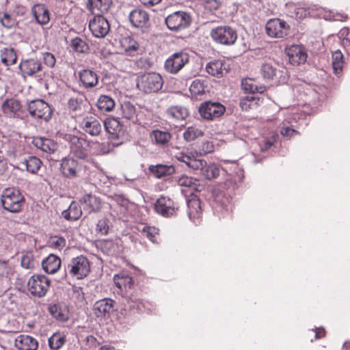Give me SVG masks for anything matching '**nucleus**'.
Segmentation results:
<instances>
[{
  "label": "nucleus",
  "instance_id": "nucleus-16",
  "mask_svg": "<svg viewBox=\"0 0 350 350\" xmlns=\"http://www.w3.org/2000/svg\"><path fill=\"white\" fill-rule=\"evenodd\" d=\"M289 62L292 64H300L307 58L304 49L299 45H292L286 49Z\"/></svg>",
  "mask_w": 350,
  "mask_h": 350
},
{
  "label": "nucleus",
  "instance_id": "nucleus-10",
  "mask_svg": "<svg viewBox=\"0 0 350 350\" xmlns=\"http://www.w3.org/2000/svg\"><path fill=\"white\" fill-rule=\"evenodd\" d=\"M89 29L94 37L102 38L108 34L110 26L106 18L102 14H96L90 20Z\"/></svg>",
  "mask_w": 350,
  "mask_h": 350
},
{
  "label": "nucleus",
  "instance_id": "nucleus-56",
  "mask_svg": "<svg viewBox=\"0 0 350 350\" xmlns=\"http://www.w3.org/2000/svg\"><path fill=\"white\" fill-rule=\"evenodd\" d=\"M111 224L107 217H103L98 220L96 225V231L101 235H106L109 230Z\"/></svg>",
  "mask_w": 350,
  "mask_h": 350
},
{
  "label": "nucleus",
  "instance_id": "nucleus-9",
  "mask_svg": "<svg viewBox=\"0 0 350 350\" xmlns=\"http://www.w3.org/2000/svg\"><path fill=\"white\" fill-rule=\"evenodd\" d=\"M191 23V17L185 12H175L165 18L167 27L174 31H179L187 27Z\"/></svg>",
  "mask_w": 350,
  "mask_h": 350
},
{
  "label": "nucleus",
  "instance_id": "nucleus-35",
  "mask_svg": "<svg viewBox=\"0 0 350 350\" xmlns=\"http://www.w3.org/2000/svg\"><path fill=\"white\" fill-rule=\"evenodd\" d=\"M241 86L245 92L250 93H263L266 90L265 85H257L255 81L248 78L242 80Z\"/></svg>",
  "mask_w": 350,
  "mask_h": 350
},
{
  "label": "nucleus",
  "instance_id": "nucleus-7",
  "mask_svg": "<svg viewBox=\"0 0 350 350\" xmlns=\"http://www.w3.org/2000/svg\"><path fill=\"white\" fill-rule=\"evenodd\" d=\"M211 36L219 44L232 45L237 39V33L235 29L229 26H219L211 30Z\"/></svg>",
  "mask_w": 350,
  "mask_h": 350
},
{
  "label": "nucleus",
  "instance_id": "nucleus-34",
  "mask_svg": "<svg viewBox=\"0 0 350 350\" xmlns=\"http://www.w3.org/2000/svg\"><path fill=\"white\" fill-rule=\"evenodd\" d=\"M168 117L177 120L185 119L188 116V110L182 106H172L166 111Z\"/></svg>",
  "mask_w": 350,
  "mask_h": 350
},
{
  "label": "nucleus",
  "instance_id": "nucleus-49",
  "mask_svg": "<svg viewBox=\"0 0 350 350\" xmlns=\"http://www.w3.org/2000/svg\"><path fill=\"white\" fill-rule=\"evenodd\" d=\"M152 135L155 142L159 145L166 144L171 139V134L167 131L156 130L152 132Z\"/></svg>",
  "mask_w": 350,
  "mask_h": 350
},
{
  "label": "nucleus",
  "instance_id": "nucleus-40",
  "mask_svg": "<svg viewBox=\"0 0 350 350\" xmlns=\"http://www.w3.org/2000/svg\"><path fill=\"white\" fill-rule=\"evenodd\" d=\"M260 72L263 78L266 79H273L280 73L271 62L263 63L261 66Z\"/></svg>",
  "mask_w": 350,
  "mask_h": 350
},
{
  "label": "nucleus",
  "instance_id": "nucleus-2",
  "mask_svg": "<svg viewBox=\"0 0 350 350\" xmlns=\"http://www.w3.org/2000/svg\"><path fill=\"white\" fill-rule=\"evenodd\" d=\"M176 158L193 170H200L201 174L208 180L216 178L219 175V167L215 163L208 164L205 160L196 159L193 156L182 152H178Z\"/></svg>",
  "mask_w": 350,
  "mask_h": 350
},
{
  "label": "nucleus",
  "instance_id": "nucleus-19",
  "mask_svg": "<svg viewBox=\"0 0 350 350\" xmlns=\"http://www.w3.org/2000/svg\"><path fill=\"white\" fill-rule=\"evenodd\" d=\"M131 23L136 27H147L149 23L148 14L142 9H135L129 14Z\"/></svg>",
  "mask_w": 350,
  "mask_h": 350
},
{
  "label": "nucleus",
  "instance_id": "nucleus-30",
  "mask_svg": "<svg viewBox=\"0 0 350 350\" xmlns=\"http://www.w3.org/2000/svg\"><path fill=\"white\" fill-rule=\"evenodd\" d=\"M0 58L1 63L5 66L15 64L17 60L15 49L11 46L1 48L0 49Z\"/></svg>",
  "mask_w": 350,
  "mask_h": 350
},
{
  "label": "nucleus",
  "instance_id": "nucleus-39",
  "mask_svg": "<svg viewBox=\"0 0 350 350\" xmlns=\"http://www.w3.org/2000/svg\"><path fill=\"white\" fill-rule=\"evenodd\" d=\"M150 170L157 178L169 176L174 172V168L172 165L161 164L150 167Z\"/></svg>",
  "mask_w": 350,
  "mask_h": 350
},
{
  "label": "nucleus",
  "instance_id": "nucleus-5",
  "mask_svg": "<svg viewBox=\"0 0 350 350\" xmlns=\"http://www.w3.org/2000/svg\"><path fill=\"white\" fill-rule=\"evenodd\" d=\"M51 280L42 274L31 275L27 282V290L33 297L41 298L44 297L49 290Z\"/></svg>",
  "mask_w": 350,
  "mask_h": 350
},
{
  "label": "nucleus",
  "instance_id": "nucleus-3",
  "mask_svg": "<svg viewBox=\"0 0 350 350\" xmlns=\"http://www.w3.org/2000/svg\"><path fill=\"white\" fill-rule=\"evenodd\" d=\"M24 197L16 188L5 189L1 196V202L4 209L11 213L21 211L24 204Z\"/></svg>",
  "mask_w": 350,
  "mask_h": 350
},
{
  "label": "nucleus",
  "instance_id": "nucleus-59",
  "mask_svg": "<svg viewBox=\"0 0 350 350\" xmlns=\"http://www.w3.org/2000/svg\"><path fill=\"white\" fill-rule=\"evenodd\" d=\"M142 232L150 241L154 243L156 242V236L159 233V230L155 227L145 226L142 230Z\"/></svg>",
  "mask_w": 350,
  "mask_h": 350
},
{
  "label": "nucleus",
  "instance_id": "nucleus-60",
  "mask_svg": "<svg viewBox=\"0 0 350 350\" xmlns=\"http://www.w3.org/2000/svg\"><path fill=\"white\" fill-rule=\"evenodd\" d=\"M228 201V199H225L224 201H220L219 198L216 200L217 206L215 209L217 213H220L224 216V215L229 213L231 210V207L229 204H226V202Z\"/></svg>",
  "mask_w": 350,
  "mask_h": 350
},
{
  "label": "nucleus",
  "instance_id": "nucleus-64",
  "mask_svg": "<svg viewBox=\"0 0 350 350\" xmlns=\"http://www.w3.org/2000/svg\"><path fill=\"white\" fill-rule=\"evenodd\" d=\"M280 133L283 136L290 137L293 136L294 134L297 133V131L291 127H285L281 129Z\"/></svg>",
  "mask_w": 350,
  "mask_h": 350
},
{
  "label": "nucleus",
  "instance_id": "nucleus-51",
  "mask_svg": "<svg viewBox=\"0 0 350 350\" xmlns=\"http://www.w3.org/2000/svg\"><path fill=\"white\" fill-rule=\"evenodd\" d=\"M338 38L341 40L346 51L350 53V30L347 27L341 29L338 33Z\"/></svg>",
  "mask_w": 350,
  "mask_h": 350
},
{
  "label": "nucleus",
  "instance_id": "nucleus-55",
  "mask_svg": "<svg viewBox=\"0 0 350 350\" xmlns=\"http://www.w3.org/2000/svg\"><path fill=\"white\" fill-rule=\"evenodd\" d=\"M323 18L326 21H344L347 18V15L342 13L334 12V11H325Z\"/></svg>",
  "mask_w": 350,
  "mask_h": 350
},
{
  "label": "nucleus",
  "instance_id": "nucleus-37",
  "mask_svg": "<svg viewBox=\"0 0 350 350\" xmlns=\"http://www.w3.org/2000/svg\"><path fill=\"white\" fill-rule=\"evenodd\" d=\"M207 72L213 76L221 77L223 76L225 68L220 60H215L207 64L206 66Z\"/></svg>",
  "mask_w": 350,
  "mask_h": 350
},
{
  "label": "nucleus",
  "instance_id": "nucleus-31",
  "mask_svg": "<svg viewBox=\"0 0 350 350\" xmlns=\"http://www.w3.org/2000/svg\"><path fill=\"white\" fill-rule=\"evenodd\" d=\"M104 125L106 131L110 135L111 139H118L123 134L122 126L117 119H108L105 122Z\"/></svg>",
  "mask_w": 350,
  "mask_h": 350
},
{
  "label": "nucleus",
  "instance_id": "nucleus-50",
  "mask_svg": "<svg viewBox=\"0 0 350 350\" xmlns=\"http://www.w3.org/2000/svg\"><path fill=\"white\" fill-rule=\"evenodd\" d=\"M71 46L75 51L78 53H86L89 49V46L85 41L79 37L72 40Z\"/></svg>",
  "mask_w": 350,
  "mask_h": 350
},
{
  "label": "nucleus",
  "instance_id": "nucleus-8",
  "mask_svg": "<svg viewBox=\"0 0 350 350\" xmlns=\"http://www.w3.org/2000/svg\"><path fill=\"white\" fill-rule=\"evenodd\" d=\"M70 274L77 279H82L87 276L90 271V262L83 256L73 258L68 265Z\"/></svg>",
  "mask_w": 350,
  "mask_h": 350
},
{
  "label": "nucleus",
  "instance_id": "nucleus-38",
  "mask_svg": "<svg viewBox=\"0 0 350 350\" xmlns=\"http://www.w3.org/2000/svg\"><path fill=\"white\" fill-rule=\"evenodd\" d=\"M332 68L334 72L336 75H339L344 66V56L340 50H336L332 53Z\"/></svg>",
  "mask_w": 350,
  "mask_h": 350
},
{
  "label": "nucleus",
  "instance_id": "nucleus-53",
  "mask_svg": "<svg viewBox=\"0 0 350 350\" xmlns=\"http://www.w3.org/2000/svg\"><path fill=\"white\" fill-rule=\"evenodd\" d=\"M189 90L193 96L202 95L204 93V83L200 79L194 80L189 87Z\"/></svg>",
  "mask_w": 350,
  "mask_h": 350
},
{
  "label": "nucleus",
  "instance_id": "nucleus-27",
  "mask_svg": "<svg viewBox=\"0 0 350 350\" xmlns=\"http://www.w3.org/2000/svg\"><path fill=\"white\" fill-rule=\"evenodd\" d=\"M41 63L34 59L22 61L19 65L21 71L25 75L32 76L41 70Z\"/></svg>",
  "mask_w": 350,
  "mask_h": 350
},
{
  "label": "nucleus",
  "instance_id": "nucleus-36",
  "mask_svg": "<svg viewBox=\"0 0 350 350\" xmlns=\"http://www.w3.org/2000/svg\"><path fill=\"white\" fill-rule=\"evenodd\" d=\"M97 247L107 255H115L118 252V246L112 240L105 239L98 242Z\"/></svg>",
  "mask_w": 350,
  "mask_h": 350
},
{
  "label": "nucleus",
  "instance_id": "nucleus-43",
  "mask_svg": "<svg viewBox=\"0 0 350 350\" xmlns=\"http://www.w3.org/2000/svg\"><path fill=\"white\" fill-rule=\"evenodd\" d=\"M259 98L254 96L249 95L243 97L240 100V107L242 110L248 111L256 108L258 105Z\"/></svg>",
  "mask_w": 350,
  "mask_h": 350
},
{
  "label": "nucleus",
  "instance_id": "nucleus-32",
  "mask_svg": "<svg viewBox=\"0 0 350 350\" xmlns=\"http://www.w3.org/2000/svg\"><path fill=\"white\" fill-rule=\"evenodd\" d=\"M32 143L37 148L49 154L53 153L57 149V144L48 138L35 137Z\"/></svg>",
  "mask_w": 350,
  "mask_h": 350
},
{
  "label": "nucleus",
  "instance_id": "nucleus-25",
  "mask_svg": "<svg viewBox=\"0 0 350 350\" xmlns=\"http://www.w3.org/2000/svg\"><path fill=\"white\" fill-rule=\"evenodd\" d=\"M3 150L10 161H16L23 154L22 146L15 142L4 144Z\"/></svg>",
  "mask_w": 350,
  "mask_h": 350
},
{
  "label": "nucleus",
  "instance_id": "nucleus-14",
  "mask_svg": "<svg viewBox=\"0 0 350 350\" xmlns=\"http://www.w3.org/2000/svg\"><path fill=\"white\" fill-rule=\"evenodd\" d=\"M60 171L65 177L72 179L79 176L81 166L77 160L66 157L62 160Z\"/></svg>",
  "mask_w": 350,
  "mask_h": 350
},
{
  "label": "nucleus",
  "instance_id": "nucleus-6",
  "mask_svg": "<svg viewBox=\"0 0 350 350\" xmlns=\"http://www.w3.org/2000/svg\"><path fill=\"white\" fill-rule=\"evenodd\" d=\"M29 115L35 119L48 121L51 118L53 111L51 106L42 99L32 100L27 103Z\"/></svg>",
  "mask_w": 350,
  "mask_h": 350
},
{
  "label": "nucleus",
  "instance_id": "nucleus-13",
  "mask_svg": "<svg viewBox=\"0 0 350 350\" xmlns=\"http://www.w3.org/2000/svg\"><path fill=\"white\" fill-rule=\"evenodd\" d=\"M266 31L270 37L284 38L288 33V26L280 19H271L266 24Z\"/></svg>",
  "mask_w": 350,
  "mask_h": 350
},
{
  "label": "nucleus",
  "instance_id": "nucleus-62",
  "mask_svg": "<svg viewBox=\"0 0 350 350\" xmlns=\"http://www.w3.org/2000/svg\"><path fill=\"white\" fill-rule=\"evenodd\" d=\"M42 61L44 64L49 67L53 68L55 66L56 63V59L53 54L49 52H45L42 54Z\"/></svg>",
  "mask_w": 350,
  "mask_h": 350
},
{
  "label": "nucleus",
  "instance_id": "nucleus-46",
  "mask_svg": "<svg viewBox=\"0 0 350 350\" xmlns=\"http://www.w3.org/2000/svg\"><path fill=\"white\" fill-rule=\"evenodd\" d=\"M64 342L65 337L59 333H55L49 338V345L53 350L59 349Z\"/></svg>",
  "mask_w": 350,
  "mask_h": 350
},
{
  "label": "nucleus",
  "instance_id": "nucleus-12",
  "mask_svg": "<svg viewBox=\"0 0 350 350\" xmlns=\"http://www.w3.org/2000/svg\"><path fill=\"white\" fill-rule=\"evenodd\" d=\"M225 111V107L219 103L206 102L201 105L199 112L202 118L213 120L220 117Z\"/></svg>",
  "mask_w": 350,
  "mask_h": 350
},
{
  "label": "nucleus",
  "instance_id": "nucleus-54",
  "mask_svg": "<svg viewBox=\"0 0 350 350\" xmlns=\"http://www.w3.org/2000/svg\"><path fill=\"white\" fill-rule=\"evenodd\" d=\"M83 107L82 98H71L68 103V109L74 112H81Z\"/></svg>",
  "mask_w": 350,
  "mask_h": 350
},
{
  "label": "nucleus",
  "instance_id": "nucleus-29",
  "mask_svg": "<svg viewBox=\"0 0 350 350\" xmlns=\"http://www.w3.org/2000/svg\"><path fill=\"white\" fill-rule=\"evenodd\" d=\"M42 266L46 273L53 274L60 268L61 260L54 254H50L42 261Z\"/></svg>",
  "mask_w": 350,
  "mask_h": 350
},
{
  "label": "nucleus",
  "instance_id": "nucleus-23",
  "mask_svg": "<svg viewBox=\"0 0 350 350\" xmlns=\"http://www.w3.org/2000/svg\"><path fill=\"white\" fill-rule=\"evenodd\" d=\"M112 0H88V8L94 14H103L109 11Z\"/></svg>",
  "mask_w": 350,
  "mask_h": 350
},
{
  "label": "nucleus",
  "instance_id": "nucleus-48",
  "mask_svg": "<svg viewBox=\"0 0 350 350\" xmlns=\"http://www.w3.org/2000/svg\"><path fill=\"white\" fill-rule=\"evenodd\" d=\"M123 118L133 120L136 116L135 107L130 102H125L121 106Z\"/></svg>",
  "mask_w": 350,
  "mask_h": 350
},
{
  "label": "nucleus",
  "instance_id": "nucleus-15",
  "mask_svg": "<svg viewBox=\"0 0 350 350\" xmlns=\"http://www.w3.org/2000/svg\"><path fill=\"white\" fill-rule=\"evenodd\" d=\"M80 127L92 136L98 135L103 128L100 121L93 116L84 118L80 123Z\"/></svg>",
  "mask_w": 350,
  "mask_h": 350
},
{
  "label": "nucleus",
  "instance_id": "nucleus-4",
  "mask_svg": "<svg viewBox=\"0 0 350 350\" xmlns=\"http://www.w3.org/2000/svg\"><path fill=\"white\" fill-rule=\"evenodd\" d=\"M161 76L156 72H148L137 77V86L145 93L157 92L163 86Z\"/></svg>",
  "mask_w": 350,
  "mask_h": 350
},
{
  "label": "nucleus",
  "instance_id": "nucleus-22",
  "mask_svg": "<svg viewBox=\"0 0 350 350\" xmlns=\"http://www.w3.org/2000/svg\"><path fill=\"white\" fill-rule=\"evenodd\" d=\"M1 108L4 115L9 118L18 117L21 112L20 102L12 98L5 100Z\"/></svg>",
  "mask_w": 350,
  "mask_h": 350
},
{
  "label": "nucleus",
  "instance_id": "nucleus-11",
  "mask_svg": "<svg viewBox=\"0 0 350 350\" xmlns=\"http://www.w3.org/2000/svg\"><path fill=\"white\" fill-rule=\"evenodd\" d=\"M189 61V55L186 53L179 52L171 55L165 63L167 71L176 74Z\"/></svg>",
  "mask_w": 350,
  "mask_h": 350
},
{
  "label": "nucleus",
  "instance_id": "nucleus-47",
  "mask_svg": "<svg viewBox=\"0 0 350 350\" xmlns=\"http://www.w3.org/2000/svg\"><path fill=\"white\" fill-rule=\"evenodd\" d=\"M0 23L7 29L14 28L18 25L17 20L12 14L8 12L0 14Z\"/></svg>",
  "mask_w": 350,
  "mask_h": 350
},
{
  "label": "nucleus",
  "instance_id": "nucleus-21",
  "mask_svg": "<svg viewBox=\"0 0 350 350\" xmlns=\"http://www.w3.org/2000/svg\"><path fill=\"white\" fill-rule=\"evenodd\" d=\"M15 347L18 350H36L38 341L29 335H20L15 339Z\"/></svg>",
  "mask_w": 350,
  "mask_h": 350
},
{
  "label": "nucleus",
  "instance_id": "nucleus-18",
  "mask_svg": "<svg viewBox=\"0 0 350 350\" xmlns=\"http://www.w3.org/2000/svg\"><path fill=\"white\" fill-rule=\"evenodd\" d=\"M187 213L189 219L193 222H197L202 214L200 201L198 197L191 194L187 200Z\"/></svg>",
  "mask_w": 350,
  "mask_h": 350
},
{
  "label": "nucleus",
  "instance_id": "nucleus-20",
  "mask_svg": "<svg viewBox=\"0 0 350 350\" xmlns=\"http://www.w3.org/2000/svg\"><path fill=\"white\" fill-rule=\"evenodd\" d=\"M114 301L111 299H103L97 301L94 310L97 317H109L113 311Z\"/></svg>",
  "mask_w": 350,
  "mask_h": 350
},
{
  "label": "nucleus",
  "instance_id": "nucleus-1",
  "mask_svg": "<svg viewBox=\"0 0 350 350\" xmlns=\"http://www.w3.org/2000/svg\"><path fill=\"white\" fill-rule=\"evenodd\" d=\"M67 139L70 142V152L79 159L87 157L88 148L96 154H104L109 152L107 143H90L83 138L70 135L68 136Z\"/></svg>",
  "mask_w": 350,
  "mask_h": 350
},
{
  "label": "nucleus",
  "instance_id": "nucleus-61",
  "mask_svg": "<svg viewBox=\"0 0 350 350\" xmlns=\"http://www.w3.org/2000/svg\"><path fill=\"white\" fill-rule=\"evenodd\" d=\"M291 9L293 10L291 16L296 18H304L309 14L308 11L303 7L294 5Z\"/></svg>",
  "mask_w": 350,
  "mask_h": 350
},
{
  "label": "nucleus",
  "instance_id": "nucleus-57",
  "mask_svg": "<svg viewBox=\"0 0 350 350\" xmlns=\"http://www.w3.org/2000/svg\"><path fill=\"white\" fill-rule=\"evenodd\" d=\"M21 266L25 269H31L35 265V260L31 252H26L23 254L21 259Z\"/></svg>",
  "mask_w": 350,
  "mask_h": 350
},
{
  "label": "nucleus",
  "instance_id": "nucleus-17",
  "mask_svg": "<svg viewBox=\"0 0 350 350\" xmlns=\"http://www.w3.org/2000/svg\"><path fill=\"white\" fill-rule=\"evenodd\" d=\"M155 210L157 213L164 217L173 215L176 211L173 201L167 197H161L157 200Z\"/></svg>",
  "mask_w": 350,
  "mask_h": 350
},
{
  "label": "nucleus",
  "instance_id": "nucleus-45",
  "mask_svg": "<svg viewBox=\"0 0 350 350\" xmlns=\"http://www.w3.org/2000/svg\"><path fill=\"white\" fill-rule=\"evenodd\" d=\"M177 183L180 187H188L192 190H198L199 186L198 181L196 179L186 175L180 176L177 180Z\"/></svg>",
  "mask_w": 350,
  "mask_h": 350
},
{
  "label": "nucleus",
  "instance_id": "nucleus-42",
  "mask_svg": "<svg viewBox=\"0 0 350 350\" xmlns=\"http://www.w3.org/2000/svg\"><path fill=\"white\" fill-rule=\"evenodd\" d=\"M97 107L102 111H111L115 107V102L111 97L102 95L98 100Z\"/></svg>",
  "mask_w": 350,
  "mask_h": 350
},
{
  "label": "nucleus",
  "instance_id": "nucleus-63",
  "mask_svg": "<svg viewBox=\"0 0 350 350\" xmlns=\"http://www.w3.org/2000/svg\"><path fill=\"white\" fill-rule=\"evenodd\" d=\"M275 139L274 137H272L271 139H265L260 146V150L261 152H265L275 142Z\"/></svg>",
  "mask_w": 350,
  "mask_h": 350
},
{
  "label": "nucleus",
  "instance_id": "nucleus-33",
  "mask_svg": "<svg viewBox=\"0 0 350 350\" xmlns=\"http://www.w3.org/2000/svg\"><path fill=\"white\" fill-rule=\"evenodd\" d=\"M82 215L81 208L76 202H72L68 209L62 213V217L68 221H75L79 219Z\"/></svg>",
  "mask_w": 350,
  "mask_h": 350
},
{
  "label": "nucleus",
  "instance_id": "nucleus-24",
  "mask_svg": "<svg viewBox=\"0 0 350 350\" xmlns=\"http://www.w3.org/2000/svg\"><path fill=\"white\" fill-rule=\"evenodd\" d=\"M31 12L37 21L41 25H44L50 21V13L48 8L43 4L34 5Z\"/></svg>",
  "mask_w": 350,
  "mask_h": 350
},
{
  "label": "nucleus",
  "instance_id": "nucleus-58",
  "mask_svg": "<svg viewBox=\"0 0 350 350\" xmlns=\"http://www.w3.org/2000/svg\"><path fill=\"white\" fill-rule=\"evenodd\" d=\"M49 244L53 248L61 250L66 245V240L62 237L54 236L50 238Z\"/></svg>",
  "mask_w": 350,
  "mask_h": 350
},
{
  "label": "nucleus",
  "instance_id": "nucleus-26",
  "mask_svg": "<svg viewBox=\"0 0 350 350\" xmlns=\"http://www.w3.org/2000/svg\"><path fill=\"white\" fill-rule=\"evenodd\" d=\"M83 209L88 213L98 211L101 208V201L98 198L90 194L85 195L80 199Z\"/></svg>",
  "mask_w": 350,
  "mask_h": 350
},
{
  "label": "nucleus",
  "instance_id": "nucleus-44",
  "mask_svg": "<svg viewBox=\"0 0 350 350\" xmlns=\"http://www.w3.org/2000/svg\"><path fill=\"white\" fill-rule=\"evenodd\" d=\"M23 164L26 167V170L30 173L35 174L40 169L42 162L36 157H29L27 159H25Z\"/></svg>",
  "mask_w": 350,
  "mask_h": 350
},
{
  "label": "nucleus",
  "instance_id": "nucleus-41",
  "mask_svg": "<svg viewBox=\"0 0 350 350\" xmlns=\"http://www.w3.org/2000/svg\"><path fill=\"white\" fill-rule=\"evenodd\" d=\"M113 281L116 286L120 289L131 288L133 284L131 277L126 274L120 273L114 275Z\"/></svg>",
  "mask_w": 350,
  "mask_h": 350
},
{
  "label": "nucleus",
  "instance_id": "nucleus-52",
  "mask_svg": "<svg viewBox=\"0 0 350 350\" xmlns=\"http://www.w3.org/2000/svg\"><path fill=\"white\" fill-rule=\"evenodd\" d=\"M203 135L202 131L196 126H189L184 132V139L187 142H191Z\"/></svg>",
  "mask_w": 350,
  "mask_h": 350
},
{
  "label": "nucleus",
  "instance_id": "nucleus-28",
  "mask_svg": "<svg viewBox=\"0 0 350 350\" xmlns=\"http://www.w3.org/2000/svg\"><path fill=\"white\" fill-rule=\"evenodd\" d=\"M80 81L85 88H92L98 84L97 74L89 69H85L79 73Z\"/></svg>",
  "mask_w": 350,
  "mask_h": 350
}]
</instances>
